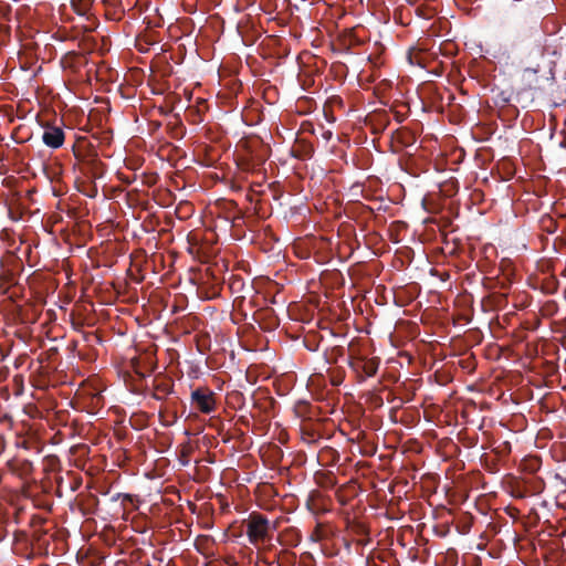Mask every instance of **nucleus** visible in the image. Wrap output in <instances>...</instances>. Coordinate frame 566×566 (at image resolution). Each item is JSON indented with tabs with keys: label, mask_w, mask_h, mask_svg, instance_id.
<instances>
[{
	"label": "nucleus",
	"mask_w": 566,
	"mask_h": 566,
	"mask_svg": "<svg viewBox=\"0 0 566 566\" xmlns=\"http://www.w3.org/2000/svg\"><path fill=\"white\" fill-rule=\"evenodd\" d=\"M542 462H521L517 475H510L511 494L516 499H524L543 492L545 483L543 479L535 475Z\"/></svg>",
	"instance_id": "obj_1"
},
{
	"label": "nucleus",
	"mask_w": 566,
	"mask_h": 566,
	"mask_svg": "<svg viewBox=\"0 0 566 566\" xmlns=\"http://www.w3.org/2000/svg\"><path fill=\"white\" fill-rule=\"evenodd\" d=\"M513 45L525 54L544 55L541 43V34L536 23L533 25L522 24L514 31Z\"/></svg>",
	"instance_id": "obj_2"
},
{
	"label": "nucleus",
	"mask_w": 566,
	"mask_h": 566,
	"mask_svg": "<svg viewBox=\"0 0 566 566\" xmlns=\"http://www.w3.org/2000/svg\"><path fill=\"white\" fill-rule=\"evenodd\" d=\"M350 369L358 375L361 379L373 377L377 374L380 359L378 357L367 358L355 352H350L347 358Z\"/></svg>",
	"instance_id": "obj_3"
},
{
	"label": "nucleus",
	"mask_w": 566,
	"mask_h": 566,
	"mask_svg": "<svg viewBox=\"0 0 566 566\" xmlns=\"http://www.w3.org/2000/svg\"><path fill=\"white\" fill-rule=\"evenodd\" d=\"M190 405L196 411L210 415L217 409L216 394L208 387H197L191 391Z\"/></svg>",
	"instance_id": "obj_4"
},
{
	"label": "nucleus",
	"mask_w": 566,
	"mask_h": 566,
	"mask_svg": "<svg viewBox=\"0 0 566 566\" xmlns=\"http://www.w3.org/2000/svg\"><path fill=\"white\" fill-rule=\"evenodd\" d=\"M270 521L259 513H252L247 522V535L251 544L256 545L269 537Z\"/></svg>",
	"instance_id": "obj_5"
},
{
	"label": "nucleus",
	"mask_w": 566,
	"mask_h": 566,
	"mask_svg": "<svg viewBox=\"0 0 566 566\" xmlns=\"http://www.w3.org/2000/svg\"><path fill=\"white\" fill-rule=\"evenodd\" d=\"M340 465L337 462H328V467L317 470L314 474L315 482L322 488H333L340 483L338 472Z\"/></svg>",
	"instance_id": "obj_6"
},
{
	"label": "nucleus",
	"mask_w": 566,
	"mask_h": 566,
	"mask_svg": "<svg viewBox=\"0 0 566 566\" xmlns=\"http://www.w3.org/2000/svg\"><path fill=\"white\" fill-rule=\"evenodd\" d=\"M75 156L82 161L83 169L92 178H101L104 175V164L95 153L83 155L77 151Z\"/></svg>",
	"instance_id": "obj_7"
},
{
	"label": "nucleus",
	"mask_w": 566,
	"mask_h": 566,
	"mask_svg": "<svg viewBox=\"0 0 566 566\" xmlns=\"http://www.w3.org/2000/svg\"><path fill=\"white\" fill-rule=\"evenodd\" d=\"M539 65L535 67H526L521 74V82L524 90L536 91L543 86V76L539 75Z\"/></svg>",
	"instance_id": "obj_8"
},
{
	"label": "nucleus",
	"mask_w": 566,
	"mask_h": 566,
	"mask_svg": "<svg viewBox=\"0 0 566 566\" xmlns=\"http://www.w3.org/2000/svg\"><path fill=\"white\" fill-rule=\"evenodd\" d=\"M275 401L273 399L264 398L263 400H255L253 407L259 410V413L252 415L263 428L270 424V419L273 416L272 410L274 409Z\"/></svg>",
	"instance_id": "obj_9"
},
{
	"label": "nucleus",
	"mask_w": 566,
	"mask_h": 566,
	"mask_svg": "<svg viewBox=\"0 0 566 566\" xmlns=\"http://www.w3.org/2000/svg\"><path fill=\"white\" fill-rule=\"evenodd\" d=\"M65 139L64 130L57 126H45L42 135L43 143L51 148H60Z\"/></svg>",
	"instance_id": "obj_10"
},
{
	"label": "nucleus",
	"mask_w": 566,
	"mask_h": 566,
	"mask_svg": "<svg viewBox=\"0 0 566 566\" xmlns=\"http://www.w3.org/2000/svg\"><path fill=\"white\" fill-rule=\"evenodd\" d=\"M77 506L83 515L95 514L99 504V500L92 493H80L76 497Z\"/></svg>",
	"instance_id": "obj_11"
},
{
	"label": "nucleus",
	"mask_w": 566,
	"mask_h": 566,
	"mask_svg": "<svg viewBox=\"0 0 566 566\" xmlns=\"http://www.w3.org/2000/svg\"><path fill=\"white\" fill-rule=\"evenodd\" d=\"M154 392L151 397L156 400H163L174 392V382L171 379L156 377L153 382Z\"/></svg>",
	"instance_id": "obj_12"
},
{
	"label": "nucleus",
	"mask_w": 566,
	"mask_h": 566,
	"mask_svg": "<svg viewBox=\"0 0 566 566\" xmlns=\"http://www.w3.org/2000/svg\"><path fill=\"white\" fill-rule=\"evenodd\" d=\"M7 467L13 473L21 479L29 482H36V478L33 475L32 462H7Z\"/></svg>",
	"instance_id": "obj_13"
},
{
	"label": "nucleus",
	"mask_w": 566,
	"mask_h": 566,
	"mask_svg": "<svg viewBox=\"0 0 566 566\" xmlns=\"http://www.w3.org/2000/svg\"><path fill=\"white\" fill-rule=\"evenodd\" d=\"M177 400L167 402L164 409L159 410V419L163 426L171 427L178 421Z\"/></svg>",
	"instance_id": "obj_14"
},
{
	"label": "nucleus",
	"mask_w": 566,
	"mask_h": 566,
	"mask_svg": "<svg viewBox=\"0 0 566 566\" xmlns=\"http://www.w3.org/2000/svg\"><path fill=\"white\" fill-rule=\"evenodd\" d=\"M147 464L143 469V475L148 480H161L167 475L168 469L165 462H143Z\"/></svg>",
	"instance_id": "obj_15"
},
{
	"label": "nucleus",
	"mask_w": 566,
	"mask_h": 566,
	"mask_svg": "<svg viewBox=\"0 0 566 566\" xmlns=\"http://www.w3.org/2000/svg\"><path fill=\"white\" fill-rule=\"evenodd\" d=\"M265 158L259 155L241 156L238 159V166L242 171L254 172L264 164Z\"/></svg>",
	"instance_id": "obj_16"
},
{
	"label": "nucleus",
	"mask_w": 566,
	"mask_h": 566,
	"mask_svg": "<svg viewBox=\"0 0 566 566\" xmlns=\"http://www.w3.org/2000/svg\"><path fill=\"white\" fill-rule=\"evenodd\" d=\"M345 355V348L343 346H333L324 350V359L327 364L333 365L338 361L340 357Z\"/></svg>",
	"instance_id": "obj_17"
},
{
	"label": "nucleus",
	"mask_w": 566,
	"mask_h": 566,
	"mask_svg": "<svg viewBox=\"0 0 566 566\" xmlns=\"http://www.w3.org/2000/svg\"><path fill=\"white\" fill-rule=\"evenodd\" d=\"M319 497H321V494L317 492L310 493L307 501H306V505L311 511L316 510V500Z\"/></svg>",
	"instance_id": "obj_18"
},
{
	"label": "nucleus",
	"mask_w": 566,
	"mask_h": 566,
	"mask_svg": "<svg viewBox=\"0 0 566 566\" xmlns=\"http://www.w3.org/2000/svg\"><path fill=\"white\" fill-rule=\"evenodd\" d=\"M82 484V478H67V488L71 491H76Z\"/></svg>",
	"instance_id": "obj_19"
},
{
	"label": "nucleus",
	"mask_w": 566,
	"mask_h": 566,
	"mask_svg": "<svg viewBox=\"0 0 566 566\" xmlns=\"http://www.w3.org/2000/svg\"><path fill=\"white\" fill-rule=\"evenodd\" d=\"M73 7L75 8L76 12L80 14H85L90 9V2L85 0L83 3L77 4L75 1H73Z\"/></svg>",
	"instance_id": "obj_20"
},
{
	"label": "nucleus",
	"mask_w": 566,
	"mask_h": 566,
	"mask_svg": "<svg viewBox=\"0 0 566 566\" xmlns=\"http://www.w3.org/2000/svg\"><path fill=\"white\" fill-rule=\"evenodd\" d=\"M302 146H303V158L312 157V155L314 153L313 146L311 144H306L304 142H302Z\"/></svg>",
	"instance_id": "obj_21"
},
{
	"label": "nucleus",
	"mask_w": 566,
	"mask_h": 566,
	"mask_svg": "<svg viewBox=\"0 0 566 566\" xmlns=\"http://www.w3.org/2000/svg\"><path fill=\"white\" fill-rule=\"evenodd\" d=\"M244 283L241 279H237L231 283V289L243 287Z\"/></svg>",
	"instance_id": "obj_22"
},
{
	"label": "nucleus",
	"mask_w": 566,
	"mask_h": 566,
	"mask_svg": "<svg viewBox=\"0 0 566 566\" xmlns=\"http://www.w3.org/2000/svg\"><path fill=\"white\" fill-rule=\"evenodd\" d=\"M507 513L512 516V517H516L517 514L520 513V511L515 507H507Z\"/></svg>",
	"instance_id": "obj_23"
},
{
	"label": "nucleus",
	"mask_w": 566,
	"mask_h": 566,
	"mask_svg": "<svg viewBox=\"0 0 566 566\" xmlns=\"http://www.w3.org/2000/svg\"><path fill=\"white\" fill-rule=\"evenodd\" d=\"M45 535V533L40 531H34V537L38 542L42 541V536Z\"/></svg>",
	"instance_id": "obj_24"
},
{
	"label": "nucleus",
	"mask_w": 566,
	"mask_h": 566,
	"mask_svg": "<svg viewBox=\"0 0 566 566\" xmlns=\"http://www.w3.org/2000/svg\"><path fill=\"white\" fill-rule=\"evenodd\" d=\"M483 463L485 464V467H486L488 469H492V467L496 464V462H489V461H485V462H483Z\"/></svg>",
	"instance_id": "obj_25"
},
{
	"label": "nucleus",
	"mask_w": 566,
	"mask_h": 566,
	"mask_svg": "<svg viewBox=\"0 0 566 566\" xmlns=\"http://www.w3.org/2000/svg\"><path fill=\"white\" fill-rule=\"evenodd\" d=\"M57 484H59V489H62V486L64 484V479L62 476L59 478Z\"/></svg>",
	"instance_id": "obj_26"
},
{
	"label": "nucleus",
	"mask_w": 566,
	"mask_h": 566,
	"mask_svg": "<svg viewBox=\"0 0 566 566\" xmlns=\"http://www.w3.org/2000/svg\"><path fill=\"white\" fill-rule=\"evenodd\" d=\"M43 522H44V520H43V518H41V517L33 518V524H34V525H35L36 523L42 524Z\"/></svg>",
	"instance_id": "obj_27"
},
{
	"label": "nucleus",
	"mask_w": 566,
	"mask_h": 566,
	"mask_svg": "<svg viewBox=\"0 0 566 566\" xmlns=\"http://www.w3.org/2000/svg\"><path fill=\"white\" fill-rule=\"evenodd\" d=\"M43 460L49 461V460H57V459H56V457H53V455H46V457H44Z\"/></svg>",
	"instance_id": "obj_28"
},
{
	"label": "nucleus",
	"mask_w": 566,
	"mask_h": 566,
	"mask_svg": "<svg viewBox=\"0 0 566 566\" xmlns=\"http://www.w3.org/2000/svg\"><path fill=\"white\" fill-rule=\"evenodd\" d=\"M457 465L459 467L458 470L464 469V462H458Z\"/></svg>",
	"instance_id": "obj_29"
},
{
	"label": "nucleus",
	"mask_w": 566,
	"mask_h": 566,
	"mask_svg": "<svg viewBox=\"0 0 566 566\" xmlns=\"http://www.w3.org/2000/svg\"><path fill=\"white\" fill-rule=\"evenodd\" d=\"M522 460L526 461V460H538V459L534 458V457H524Z\"/></svg>",
	"instance_id": "obj_30"
},
{
	"label": "nucleus",
	"mask_w": 566,
	"mask_h": 566,
	"mask_svg": "<svg viewBox=\"0 0 566 566\" xmlns=\"http://www.w3.org/2000/svg\"><path fill=\"white\" fill-rule=\"evenodd\" d=\"M472 475H473L474 480H478L480 476V473L472 471Z\"/></svg>",
	"instance_id": "obj_31"
},
{
	"label": "nucleus",
	"mask_w": 566,
	"mask_h": 566,
	"mask_svg": "<svg viewBox=\"0 0 566 566\" xmlns=\"http://www.w3.org/2000/svg\"><path fill=\"white\" fill-rule=\"evenodd\" d=\"M397 119H398V122H400V123H401V122H403L405 117H403V116H401V115H398V116H397Z\"/></svg>",
	"instance_id": "obj_32"
},
{
	"label": "nucleus",
	"mask_w": 566,
	"mask_h": 566,
	"mask_svg": "<svg viewBox=\"0 0 566 566\" xmlns=\"http://www.w3.org/2000/svg\"><path fill=\"white\" fill-rule=\"evenodd\" d=\"M80 463L82 464L81 465L82 470H85V465H86L87 462H80Z\"/></svg>",
	"instance_id": "obj_33"
},
{
	"label": "nucleus",
	"mask_w": 566,
	"mask_h": 566,
	"mask_svg": "<svg viewBox=\"0 0 566 566\" xmlns=\"http://www.w3.org/2000/svg\"><path fill=\"white\" fill-rule=\"evenodd\" d=\"M547 221L551 223V224H554V221L553 219L548 218Z\"/></svg>",
	"instance_id": "obj_34"
},
{
	"label": "nucleus",
	"mask_w": 566,
	"mask_h": 566,
	"mask_svg": "<svg viewBox=\"0 0 566 566\" xmlns=\"http://www.w3.org/2000/svg\"><path fill=\"white\" fill-rule=\"evenodd\" d=\"M548 232H553L554 230H552V226H548L547 228Z\"/></svg>",
	"instance_id": "obj_35"
},
{
	"label": "nucleus",
	"mask_w": 566,
	"mask_h": 566,
	"mask_svg": "<svg viewBox=\"0 0 566 566\" xmlns=\"http://www.w3.org/2000/svg\"><path fill=\"white\" fill-rule=\"evenodd\" d=\"M548 232H553L554 230H552V226H548L547 228Z\"/></svg>",
	"instance_id": "obj_36"
},
{
	"label": "nucleus",
	"mask_w": 566,
	"mask_h": 566,
	"mask_svg": "<svg viewBox=\"0 0 566 566\" xmlns=\"http://www.w3.org/2000/svg\"><path fill=\"white\" fill-rule=\"evenodd\" d=\"M396 134H397V135H400V134H402V130L398 129V130L396 132Z\"/></svg>",
	"instance_id": "obj_37"
},
{
	"label": "nucleus",
	"mask_w": 566,
	"mask_h": 566,
	"mask_svg": "<svg viewBox=\"0 0 566 566\" xmlns=\"http://www.w3.org/2000/svg\"><path fill=\"white\" fill-rule=\"evenodd\" d=\"M91 469H92L91 467L87 469L88 474H93Z\"/></svg>",
	"instance_id": "obj_38"
},
{
	"label": "nucleus",
	"mask_w": 566,
	"mask_h": 566,
	"mask_svg": "<svg viewBox=\"0 0 566 566\" xmlns=\"http://www.w3.org/2000/svg\"><path fill=\"white\" fill-rule=\"evenodd\" d=\"M563 483L566 485V478H565V479H563Z\"/></svg>",
	"instance_id": "obj_39"
}]
</instances>
